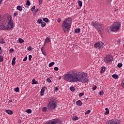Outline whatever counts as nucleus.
Returning <instances> with one entry per match:
<instances>
[{"label": "nucleus", "mask_w": 124, "mask_h": 124, "mask_svg": "<svg viewBox=\"0 0 124 124\" xmlns=\"http://www.w3.org/2000/svg\"><path fill=\"white\" fill-rule=\"evenodd\" d=\"M64 80H67L71 83L75 82L87 83L89 81L88 76L85 73L76 72L75 70L70 71L64 75Z\"/></svg>", "instance_id": "obj_1"}, {"label": "nucleus", "mask_w": 124, "mask_h": 124, "mask_svg": "<svg viewBox=\"0 0 124 124\" xmlns=\"http://www.w3.org/2000/svg\"><path fill=\"white\" fill-rule=\"evenodd\" d=\"M72 23V19L71 18H66L62 23V28L65 33L69 32L71 25Z\"/></svg>", "instance_id": "obj_2"}, {"label": "nucleus", "mask_w": 124, "mask_h": 124, "mask_svg": "<svg viewBox=\"0 0 124 124\" xmlns=\"http://www.w3.org/2000/svg\"><path fill=\"white\" fill-rule=\"evenodd\" d=\"M57 107V102L56 101V98H50V101L48 104L47 106V109L53 111L55 110Z\"/></svg>", "instance_id": "obj_3"}, {"label": "nucleus", "mask_w": 124, "mask_h": 124, "mask_svg": "<svg viewBox=\"0 0 124 124\" xmlns=\"http://www.w3.org/2000/svg\"><path fill=\"white\" fill-rule=\"evenodd\" d=\"M110 29L111 31H119L120 29H121V23L114 22L110 26Z\"/></svg>", "instance_id": "obj_4"}, {"label": "nucleus", "mask_w": 124, "mask_h": 124, "mask_svg": "<svg viewBox=\"0 0 124 124\" xmlns=\"http://www.w3.org/2000/svg\"><path fill=\"white\" fill-rule=\"evenodd\" d=\"M10 20L8 22V25L6 27L5 26V31H10L11 29L14 28V25H13V21H12V17L10 16L9 17Z\"/></svg>", "instance_id": "obj_5"}, {"label": "nucleus", "mask_w": 124, "mask_h": 124, "mask_svg": "<svg viewBox=\"0 0 124 124\" xmlns=\"http://www.w3.org/2000/svg\"><path fill=\"white\" fill-rule=\"evenodd\" d=\"M106 124H121V120L117 119H112L108 120Z\"/></svg>", "instance_id": "obj_6"}, {"label": "nucleus", "mask_w": 124, "mask_h": 124, "mask_svg": "<svg viewBox=\"0 0 124 124\" xmlns=\"http://www.w3.org/2000/svg\"><path fill=\"white\" fill-rule=\"evenodd\" d=\"M113 60H114V59L112 55H107L104 59V62L106 63H110V62H113Z\"/></svg>", "instance_id": "obj_7"}, {"label": "nucleus", "mask_w": 124, "mask_h": 124, "mask_svg": "<svg viewBox=\"0 0 124 124\" xmlns=\"http://www.w3.org/2000/svg\"><path fill=\"white\" fill-rule=\"evenodd\" d=\"M93 27H94V28L98 29V32H100V31H101L100 30H101L102 29V27H103V24H101L99 23H93Z\"/></svg>", "instance_id": "obj_8"}, {"label": "nucleus", "mask_w": 124, "mask_h": 124, "mask_svg": "<svg viewBox=\"0 0 124 124\" xmlns=\"http://www.w3.org/2000/svg\"><path fill=\"white\" fill-rule=\"evenodd\" d=\"M60 123H61V121L58 119H56L49 121V122L46 124H60Z\"/></svg>", "instance_id": "obj_9"}, {"label": "nucleus", "mask_w": 124, "mask_h": 124, "mask_svg": "<svg viewBox=\"0 0 124 124\" xmlns=\"http://www.w3.org/2000/svg\"><path fill=\"white\" fill-rule=\"evenodd\" d=\"M44 93H45V87H43L41 90V96L44 95Z\"/></svg>", "instance_id": "obj_10"}, {"label": "nucleus", "mask_w": 124, "mask_h": 124, "mask_svg": "<svg viewBox=\"0 0 124 124\" xmlns=\"http://www.w3.org/2000/svg\"><path fill=\"white\" fill-rule=\"evenodd\" d=\"M41 50L42 54H43V55H44V56H46V51L45 50H44V46H42Z\"/></svg>", "instance_id": "obj_11"}, {"label": "nucleus", "mask_w": 124, "mask_h": 124, "mask_svg": "<svg viewBox=\"0 0 124 124\" xmlns=\"http://www.w3.org/2000/svg\"><path fill=\"white\" fill-rule=\"evenodd\" d=\"M100 46V42H97V43H96L94 44V47L95 48H98V47H99V48Z\"/></svg>", "instance_id": "obj_12"}, {"label": "nucleus", "mask_w": 124, "mask_h": 124, "mask_svg": "<svg viewBox=\"0 0 124 124\" xmlns=\"http://www.w3.org/2000/svg\"><path fill=\"white\" fill-rule=\"evenodd\" d=\"M76 104L78 106H82V101L81 100H78L76 102Z\"/></svg>", "instance_id": "obj_13"}, {"label": "nucleus", "mask_w": 124, "mask_h": 124, "mask_svg": "<svg viewBox=\"0 0 124 124\" xmlns=\"http://www.w3.org/2000/svg\"><path fill=\"white\" fill-rule=\"evenodd\" d=\"M5 26L3 23L0 24V30H4L5 31Z\"/></svg>", "instance_id": "obj_14"}, {"label": "nucleus", "mask_w": 124, "mask_h": 124, "mask_svg": "<svg viewBox=\"0 0 124 124\" xmlns=\"http://www.w3.org/2000/svg\"><path fill=\"white\" fill-rule=\"evenodd\" d=\"M38 84V82L35 80V79L33 78L32 80V85H36Z\"/></svg>", "instance_id": "obj_15"}, {"label": "nucleus", "mask_w": 124, "mask_h": 124, "mask_svg": "<svg viewBox=\"0 0 124 124\" xmlns=\"http://www.w3.org/2000/svg\"><path fill=\"white\" fill-rule=\"evenodd\" d=\"M16 57H14L13 59V61L12 62V65H15V63H16Z\"/></svg>", "instance_id": "obj_16"}, {"label": "nucleus", "mask_w": 124, "mask_h": 124, "mask_svg": "<svg viewBox=\"0 0 124 124\" xmlns=\"http://www.w3.org/2000/svg\"><path fill=\"white\" fill-rule=\"evenodd\" d=\"M6 113L8 114L9 115H12L13 114V111L12 110H6Z\"/></svg>", "instance_id": "obj_17"}, {"label": "nucleus", "mask_w": 124, "mask_h": 124, "mask_svg": "<svg viewBox=\"0 0 124 124\" xmlns=\"http://www.w3.org/2000/svg\"><path fill=\"white\" fill-rule=\"evenodd\" d=\"M100 44L99 49H101V48H103V47H104V43H102V42H100Z\"/></svg>", "instance_id": "obj_18"}, {"label": "nucleus", "mask_w": 124, "mask_h": 124, "mask_svg": "<svg viewBox=\"0 0 124 124\" xmlns=\"http://www.w3.org/2000/svg\"><path fill=\"white\" fill-rule=\"evenodd\" d=\"M112 77L114 79H119V76H118V75L117 74H113L112 76Z\"/></svg>", "instance_id": "obj_19"}, {"label": "nucleus", "mask_w": 124, "mask_h": 124, "mask_svg": "<svg viewBox=\"0 0 124 124\" xmlns=\"http://www.w3.org/2000/svg\"><path fill=\"white\" fill-rule=\"evenodd\" d=\"M105 69H106V67L103 66V68L101 69V73H104V71H105Z\"/></svg>", "instance_id": "obj_20"}, {"label": "nucleus", "mask_w": 124, "mask_h": 124, "mask_svg": "<svg viewBox=\"0 0 124 124\" xmlns=\"http://www.w3.org/2000/svg\"><path fill=\"white\" fill-rule=\"evenodd\" d=\"M105 110H106V112H105V115H109V109L108 108H105Z\"/></svg>", "instance_id": "obj_21"}, {"label": "nucleus", "mask_w": 124, "mask_h": 124, "mask_svg": "<svg viewBox=\"0 0 124 124\" xmlns=\"http://www.w3.org/2000/svg\"><path fill=\"white\" fill-rule=\"evenodd\" d=\"M45 42V43H49V42H50V38L49 37H47Z\"/></svg>", "instance_id": "obj_22"}, {"label": "nucleus", "mask_w": 124, "mask_h": 124, "mask_svg": "<svg viewBox=\"0 0 124 124\" xmlns=\"http://www.w3.org/2000/svg\"><path fill=\"white\" fill-rule=\"evenodd\" d=\"M16 8L17 10H19V11H22V10H23V8L21 6H17Z\"/></svg>", "instance_id": "obj_23"}, {"label": "nucleus", "mask_w": 124, "mask_h": 124, "mask_svg": "<svg viewBox=\"0 0 124 124\" xmlns=\"http://www.w3.org/2000/svg\"><path fill=\"white\" fill-rule=\"evenodd\" d=\"M78 3L80 7H82V1L78 0Z\"/></svg>", "instance_id": "obj_24"}, {"label": "nucleus", "mask_w": 124, "mask_h": 124, "mask_svg": "<svg viewBox=\"0 0 124 124\" xmlns=\"http://www.w3.org/2000/svg\"><path fill=\"white\" fill-rule=\"evenodd\" d=\"M70 90L71 92H75V88L73 86H71L70 87Z\"/></svg>", "instance_id": "obj_25"}, {"label": "nucleus", "mask_w": 124, "mask_h": 124, "mask_svg": "<svg viewBox=\"0 0 124 124\" xmlns=\"http://www.w3.org/2000/svg\"><path fill=\"white\" fill-rule=\"evenodd\" d=\"M0 43L1 44H4V43H5V42H4V40H3V38H1L0 39Z\"/></svg>", "instance_id": "obj_26"}, {"label": "nucleus", "mask_w": 124, "mask_h": 124, "mask_svg": "<svg viewBox=\"0 0 124 124\" xmlns=\"http://www.w3.org/2000/svg\"><path fill=\"white\" fill-rule=\"evenodd\" d=\"M43 20L44 22H46V23H48V22H49V19L47 18H43Z\"/></svg>", "instance_id": "obj_27"}, {"label": "nucleus", "mask_w": 124, "mask_h": 124, "mask_svg": "<svg viewBox=\"0 0 124 124\" xmlns=\"http://www.w3.org/2000/svg\"><path fill=\"white\" fill-rule=\"evenodd\" d=\"M54 64H55V62H51L49 64L48 66H49V67H52Z\"/></svg>", "instance_id": "obj_28"}, {"label": "nucleus", "mask_w": 124, "mask_h": 124, "mask_svg": "<svg viewBox=\"0 0 124 124\" xmlns=\"http://www.w3.org/2000/svg\"><path fill=\"white\" fill-rule=\"evenodd\" d=\"M76 33H79L80 32V28L76 29L75 31Z\"/></svg>", "instance_id": "obj_29"}, {"label": "nucleus", "mask_w": 124, "mask_h": 124, "mask_svg": "<svg viewBox=\"0 0 124 124\" xmlns=\"http://www.w3.org/2000/svg\"><path fill=\"white\" fill-rule=\"evenodd\" d=\"M18 42H19V43H23L24 42V40L21 38H19L18 39Z\"/></svg>", "instance_id": "obj_30"}, {"label": "nucleus", "mask_w": 124, "mask_h": 124, "mask_svg": "<svg viewBox=\"0 0 124 124\" xmlns=\"http://www.w3.org/2000/svg\"><path fill=\"white\" fill-rule=\"evenodd\" d=\"M26 112L28 113V114H31V109H28L26 111Z\"/></svg>", "instance_id": "obj_31"}, {"label": "nucleus", "mask_w": 124, "mask_h": 124, "mask_svg": "<svg viewBox=\"0 0 124 124\" xmlns=\"http://www.w3.org/2000/svg\"><path fill=\"white\" fill-rule=\"evenodd\" d=\"M41 27H42V28H44V27H45V26H46V23L44 22H43L41 24Z\"/></svg>", "instance_id": "obj_32"}, {"label": "nucleus", "mask_w": 124, "mask_h": 124, "mask_svg": "<svg viewBox=\"0 0 124 124\" xmlns=\"http://www.w3.org/2000/svg\"><path fill=\"white\" fill-rule=\"evenodd\" d=\"M42 111L43 112H46L47 111V108L46 107H45L42 108Z\"/></svg>", "instance_id": "obj_33"}, {"label": "nucleus", "mask_w": 124, "mask_h": 124, "mask_svg": "<svg viewBox=\"0 0 124 124\" xmlns=\"http://www.w3.org/2000/svg\"><path fill=\"white\" fill-rule=\"evenodd\" d=\"M26 5H28V6H30V5H31V2H30V0H27L26 2Z\"/></svg>", "instance_id": "obj_34"}, {"label": "nucleus", "mask_w": 124, "mask_h": 124, "mask_svg": "<svg viewBox=\"0 0 124 124\" xmlns=\"http://www.w3.org/2000/svg\"><path fill=\"white\" fill-rule=\"evenodd\" d=\"M73 120L74 121H77V120H78V117H77V116L73 117Z\"/></svg>", "instance_id": "obj_35"}, {"label": "nucleus", "mask_w": 124, "mask_h": 124, "mask_svg": "<svg viewBox=\"0 0 124 124\" xmlns=\"http://www.w3.org/2000/svg\"><path fill=\"white\" fill-rule=\"evenodd\" d=\"M37 22L38 24H41L43 22V20H42V19H38Z\"/></svg>", "instance_id": "obj_36"}, {"label": "nucleus", "mask_w": 124, "mask_h": 124, "mask_svg": "<svg viewBox=\"0 0 124 124\" xmlns=\"http://www.w3.org/2000/svg\"><path fill=\"white\" fill-rule=\"evenodd\" d=\"M104 1L107 2V3H111L112 0H104Z\"/></svg>", "instance_id": "obj_37"}, {"label": "nucleus", "mask_w": 124, "mask_h": 124, "mask_svg": "<svg viewBox=\"0 0 124 124\" xmlns=\"http://www.w3.org/2000/svg\"><path fill=\"white\" fill-rule=\"evenodd\" d=\"M118 67L121 68L122 66H123V63H119L117 65Z\"/></svg>", "instance_id": "obj_38"}, {"label": "nucleus", "mask_w": 124, "mask_h": 124, "mask_svg": "<svg viewBox=\"0 0 124 124\" xmlns=\"http://www.w3.org/2000/svg\"><path fill=\"white\" fill-rule=\"evenodd\" d=\"M90 113H91V110H88L86 111L85 114V115H89L90 114Z\"/></svg>", "instance_id": "obj_39"}, {"label": "nucleus", "mask_w": 124, "mask_h": 124, "mask_svg": "<svg viewBox=\"0 0 124 124\" xmlns=\"http://www.w3.org/2000/svg\"><path fill=\"white\" fill-rule=\"evenodd\" d=\"M15 92H16V93H19V92H20V91L19 90V87L15 88Z\"/></svg>", "instance_id": "obj_40"}, {"label": "nucleus", "mask_w": 124, "mask_h": 124, "mask_svg": "<svg viewBox=\"0 0 124 124\" xmlns=\"http://www.w3.org/2000/svg\"><path fill=\"white\" fill-rule=\"evenodd\" d=\"M99 94H100V95H103V94H104V92H103V91H101L99 92Z\"/></svg>", "instance_id": "obj_41"}, {"label": "nucleus", "mask_w": 124, "mask_h": 124, "mask_svg": "<svg viewBox=\"0 0 124 124\" xmlns=\"http://www.w3.org/2000/svg\"><path fill=\"white\" fill-rule=\"evenodd\" d=\"M3 62V57L0 56V62Z\"/></svg>", "instance_id": "obj_42"}, {"label": "nucleus", "mask_w": 124, "mask_h": 124, "mask_svg": "<svg viewBox=\"0 0 124 124\" xmlns=\"http://www.w3.org/2000/svg\"><path fill=\"white\" fill-rule=\"evenodd\" d=\"M46 81L48 82V83H52V80H51L49 78H47L46 79Z\"/></svg>", "instance_id": "obj_43"}, {"label": "nucleus", "mask_w": 124, "mask_h": 124, "mask_svg": "<svg viewBox=\"0 0 124 124\" xmlns=\"http://www.w3.org/2000/svg\"><path fill=\"white\" fill-rule=\"evenodd\" d=\"M84 95V93H81L79 94V97H81V96H83Z\"/></svg>", "instance_id": "obj_44"}, {"label": "nucleus", "mask_w": 124, "mask_h": 124, "mask_svg": "<svg viewBox=\"0 0 124 124\" xmlns=\"http://www.w3.org/2000/svg\"><path fill=\"white\" fill-rule=\"evenodd\" d=\"M31 58H32V56H31V55H29V60L31 61Z\"/></svg>", "instance_id": "obj_45"}, {"label": "nucleus", "mask_w": 124, "mask_h": 124, "mask_svg": "<svg viewBox=\"0 0 124 124\" xmlns=\"http://www.w3.org/2000/svg\"><path fill=\"white\" fill-rule=\"evenodd\" d=\"M34 9H35V6H33V7H31V11H33Z\"/></svg>", "instance_id": "obj_46"}, {"label": "nucleus", "mask_w": 124, "mask_h": 124, "mask_svg": "<svg viewBox=\"0 0 124 124\" xmlns=\"http://www.w3.org/2000/svg\"><path fill=\"white\" fill-rule=\"evenodd\" d=\"M54 69V70H55V71H58V70H59V67H55Z\"/></svg>", "instance_id": "obj_47"}, {"label": "nucleus", "mask_w": 124, "mask_h": 124, "mask_svg": "<svg viewBox=\"0 0 124 124\" xmlns=\"http://www.w3.org/2000/svg\"><path fill=\"white\" fill-rule=\"evenodd\" d=\"M10 53H13V52H14V49L13 48H11L9 50Z\"/></svg>", "instance_id": "obj_48"}, {"label": "nucleus", "mask_w": 124, "mask_h": 124, "mask_svg": "<svg viewBox=\"0 0 124 124\" xmlns=\"http://www.w3.org/2000/svg\"><path fill=\"white\" fill-rule=\"evenodd\" d=\"M27 60H28V57L26 56L23 59V62H26Z\"/></svg>", "instance_id": "obj_49"}, {"label": "nucleus", "mask_w": 124, "mask_h": 124, "mask_svg": "<svg viewBox=\"0 0 124 124\" xmlns=\"http://www.w3.org/2000/svg\"><path fill=\"white\" fill-rule=\"evenodd\" d=\"M31 46H29V47L28 48V51H31Z\"/></svg>", "instance_id": "obj_50"}, {"label": "nucleus", "mask_w": 124, "mask_h": 124, "mask_svg": "<svg viewBox=\"0 0 124 124\" xmlns=\"http://www.w3.org/2000/svg\"><path fill=\"white\" fill-rule=\"evenodd\" d=\"M42 1H43V0H39V4H42Z\"/></svg>", "instance_id": "obj_51"}, {"label": "nucleus", "mask_w": 124, "mask_h": 124, "mask_svg": "<svg viewBox=\"0 0 124 124\" xmlns=\"http://www.w3.org/2000/svg\"><path fill=\"white\" fill-rule=\"evenodd\" d=\"M39 11V10L38 9H36V10H34V13H36Z\"/></svg>", "instance_id": "obj_52"}, {"label": "nucleus", "mask_w": 124, "mask_h": 124, "mask_svg": "<svg viewBox=\"0 0 124 124\" xmlns=\"http://www.w3.org/2000/svg\"><path fill=\"white\" fill-rule=\"evenodd\" d=\"M57 22H58V23H61V22H62V19H61V18H58Z\"/></svg>", "instance_id": "obj_53"}, {"label": "nucleus", "mask_w": 124, "mask_h": 124, "mask_svg": "<svg viewBox=\"0 0 124 124\" xmlns=\"http://www.w3.org/2000/svg\"><path fill=\"white\" fill-rule=\"evenodd\" d=\"M97 88V87H96V86H95L93 88V91H95V90H96Z\"/></svg>", "instance_id": "obj_54"}, {"label": "nucleus", "mask_w": 124, "mask_h": 124, "mask_svg": "<svg viewBox=\"0 0 124 124\" xmlns=\"http://www.w3.org/2000/svg\"><path fill=\"white\" fill-rule=\"evenodd\" d=\"M55 91H59V88H58V87H55Z\"/></svg>", "instance_id": "obj_55"}, {"label": "nucleus", "mask_w": 124, "mask_h": 124, "mask_svg": "<svg viewBox=\"0 0 124 124\" xmlns=\"http://www.w3.org/2000/svg\"><path fill=\"white\" fill-rule=\"evenodd\" d=\"M15 17H16V16H17V13H15L14 14Z\"/></svg>", "instance_id": "obj_56"}, {"label": "nucleus", "mask_w": 124, "mask_h": 124, "mask_svg": "<svg viewBox=\"0 0 124 124\" xmlns=\"http://www.w3.org/2000/svg\"><path fill=\"white\" fill-rule=\"evenodd\" d=\"M1 20H2L1 18V16H0V22H1Z\"/></svg>", "instance_id": "obj_57"}, {"label": "nucleus", "mask_w": 124, "mask_h": 124, "mask_svg": "<svg viewBox=\"0 0 124 124\" xmlns=\"http://www.w3.org/2000/svg\"><path fill=\"white\" fill-rule=\"evenodd\" d=\"M46 43H45V42L44 46H43H43L44 47V46H46Z\"/></svg>", "instance_id": "obj_58"}, {"label": "nucleus", "mask_w": 124, "mask_h": 124, "mask_svg": "<svg viewBox=\"0 0 124 124\" xmlns=\"http://www.w3.org/2000/svg\"><path fill=\"white\" fill-rule=\"evenodd\" d=\"M12 101H13L12 100H10L9 101V103H11V102H12Z\"/></svg>", "instance_id": "obj_59"}, {"label": "nucleus", "mask_w": 124, "mask_h": 124, "mask_svg": "<svg viewBox=\"0 0 124 124\" xmlns=\"http://www.w3.org/2000/svg\"><path fill=\"white\" fill-rule=\"evenodd\" d=\"M18 123H19V124H22V121H21V120L19 121L18 122Z\"/></svg>", "instance_id": "obj_60"}, {"label": "nucleus", "mask_w": 124, "mask_h": 124, "mask_svg": "<svg viewBox=\"0 0 124 124\" xmlns=\"http://www.w3.org/2000/svg\"><path fill=\"white\" fill-rule=\"evenodd\" d=\"M120 42H121V40H118V43H120Z\"/></svg>", "instance_id": "obj_61"}, {"label": "nucleus", "mask_w": 124, "mask_h": 124, "mask_svg": "<svg viewBox=\"0 0 124 124\" xmlns=\"http://www.w3.org/2000/svg\"><path fill=\"white\" fill-rule=\"evenodd\" d=\"M59 79V80H61V79H62V77H60Z\"/></svg>", "instance_id": "obj_62"}, {"label": "nucleus", "mask_w": 124, "mask_h": 124, "mask_svg": "<svg viewBox=\"0 0 124 124\" xmlns=\"http://www.w3.org/2000/svg\"><path fill=\"white\" fill-rule=\"evenodd\" d=\"M2 1V0H0V4L1 3V2Z\"/></svg>", "instance_id": "obj_63"}, {"label": "nucleus", "mask_w": 124, "mask_h": 124, "mask_svg": "<svg viewBox=\"0 0 124 124\" xmlns=\"http://www.w3.org/2000/svg\"><path fill=\"white\" fill-rule=\"evenodd\" d=\"M1 50V47L0 46V51Z\"/></svg>", "instance_id": "obj_64"}]
</instances>
